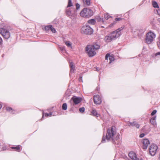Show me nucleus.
Listing matches in <instances>:
<instances>
[{
    "label": "nucleus",
    "mask_w": 160,
    "mask_h": 160,
    "mask_svg": "<svg viewBox=\"0 0 160 160\" xmlns=\"http://www.w3.org/2000/svg\"><path fill=\"white\" fill-rule=\"evenodd\" d=\"M106 137L108 141L111 140L114 144L118 145L120 143L119 135L117 133L116 128L114 126H112L107 130Z\"/></svg>",
    "instance_id": "nucleus-1"
},
{
    "label": "nucleus",
    "mask_w": 160,
    "mask_h": 160,
    "mask_svg": "<svg viewBox=\"0 0 160 160\" xmlns=\"http://www.w3.org/2000/svg\"><path fill=\"white\" fill-rule=\"evenodd\" d=\"M100 47V46L97 43L93 45H89L87 46L86 50L88 56L92 57L96 54L95 50L99 48Z\"/></svg>",
    "instance_id": "nucleus-2"
},
{
    "label": "nucleus",
    "mask_w": 160,
    "mask_h": 160,
    "mask_svg": "<svg viewBox=\"0 0 160 160\" xmlns=\"http://www.w3.org/2000/svg\"><path fill=\"white\" fill-rule=\"evenodd\" d=\"M93 14V12L89 8H84L80 12V15L82 17L89 18L92 16Z\"/></svg>",
    "instance_id": "nucleus-3"
},
{
    "label": "nucleus",
    "mask_w": 160,
    "mask_h": 160,
    "mask_svg": "<svg viewBox=\"0 0 160 160\" xmlns=\"http://www.w3.org/2000/svg\"><path fill=\"white\" fill-rule=\"evenodd\" d=\"M156 37L155 34L153 32H150L146 36L145 42L148 44L151 43Z\"/></svg>",
    "instance_id": "nucleus-4"
},
{
    "label": "nucleus",
    "mask_w": 160,
    "mask_h": 160,
    "mask_svg": "<svg viewBox=\"0 0 160 160\" xmlns=\"http://www.w3.org/2000/svg\"><path fill=\"white\" fill-rule=\"evenodd\" d=\"M81 32L82 33L86 34H91L93 33V31L92 29L89 25L86 24L82 27Z\"/></svg>",
    "instance_id": "nucleus-5"
},
{
    "label": "nucleus",
    "mask_w": 160,
    "mask_h": 160,
    "mask_svg": "<svg viewBox=\"0 0 160 160\" xmlns=\"http://www.w3.org/2000/svg\"><path fill=\"white\" fill-rule=\"evenodd\" d=\"M123 29V28L121 27L118 29L112 32L109 34L113 40L116 39L120 36L121 34L120 31L122 30Z\"/></svg>",
    "instance_id": "nucleus-6"
},
{
    "label": "nucleus",
    "mask_w": 160,
    "mask_h": 160,
    "mask_svg": "<svg viewBox=\"0 0 160 160\" xmlns=\"http://www.w3.org/2000/svg\"><path fill=\"white\" fill-rule=\"evenodd\" d=\"M66 13L67 15L69 16L74 17L76 15V10L74 7L66 8Z\"/></svg>",
    "instance_id": "nucleus-7"
},
{
    "label": "nucleus",
    "mask_w": 160,
    "mask_h": 160,
    "mask_svg": "<svg viewBox=\"0 0 160 160\" xmlns=\"http://www.w3.org/2000/svg\"><path fill=\"white\" fill-rule=\"evenodd\" d=\"M0 33L6 39H8L10 36V33L8 30L2 28L0 29Z\"/></svg>",
    "instance_id": "nucleus-8"
},
{
    "label": "nucleus",
    "mask_w": 160,
    "mask_h": 160,
    "mask_svg": "<svg viewBox=\"0 0 160 160\" xmlns=\"http://www.w3.org/2000/svg\"><path fill=\"white\" fill-rule=\"evenodd\" d=\"M158 147L155 144H152L149 148V152L150 154L152 156H154L155 154Z\"/></svg>",
    "instance_id": "nucleus-9"
},
{
    "label": "nucleus",
    "mask_w": 160,
    "mask_h": 160,
    "mask_svg": "<svg viewBox=\"0 0 160 160\" xmlns=\"http://www.w3.org/2000/svg\"><path fill=\"white\" fill-rule=\"evenodd\" d=\"M82 99V98L80 97L74 96L72 98L70 101H73L74 104L77 105L81 102Z\"/></svg>",
    "instance_id": "nucleus-10"
},
{
    "label": "nucleus",
    "mask_w": 160,
    "mask_h": 160,
    "mask_svg": "<svg viewBox=\"0 0 160 160\" xmlns=\"http://www.w3.org/2000/svg\"><path fill=\"white\" fill-rule=\"evenodd\" d=\"M93 101L94 103L96 104H100L102 102L101 98L99 95L98 94L94 95Z\"/></svg>",
    "instance_id": "nucleus-11"
},
{
    "label": "nucleus",
    "mask_w": 160,
    "mask_h": 160,
    "mask_svg": "<svg viewBox=\"0 0 160 160\" xmlns=\"http://www.w3.org/2000/svg\"><path fill=\"white\" fill-rule=\"evenodd\" d=\"M142 143L143 145L142 148L144 149H147L148 145L150 144L149 140L147 139H144L143 140Z\"/></svg>",
    "instance_id": "nucleus-12"
},
{
    "label": "nucleus",
    "mask_w": 160,
    "mask_h": 160,
    "mask_svg": "<svg viewBox=\"0 0 160 160\" xmlns=\"http://www.w3.org/2000/svg\"><path fill=\"white\" fill-rule=\"evenodd\" d=\"M129 157L133 160H138L137 158L136 153L133 152H130L128 154Z\"/></svg>",
    "instance_id": "nucleus-13"
},
{
    "label": "nucleus",
    "mask_w": 160,
    "mask_h": 160,
    "mask_svg": "<svg viewBox=\"0 0 160 160\" xmlns=\"http://www.w3.org/2000/svg\"><path fill=\"white\" fill-rule=\"evenodd\" d=\"M70 73L71 74L74 73L75 66L73 65V63L72 62L70 63Z\"/></svg>",
    "instance_id": "nucleus-14"
},
{
    "label": "nucleus",
    "mask_w": 160,
    "mask_h": 160,
    "mask_svg": "<svg viewBox=\"0 0 160 160\" xmlns=\"http://www.w3.org/2000/svg\"><path fill=\"white\" fill-rule=\"evenodd\" d=\"M105 40L106 42H110L112 40H113V39L111 38L110 34H109L108 35L106 36L105 38Z\"/></svg>",
    "instance_id": "nucleus-15"
},
{
    "label": "nucleus",
    "mask_w": 160,
    "mask_h": 160,
    "mask_svg": "<svg viewBox=\"0 0 160 160\" xmlns=\"http://www.w3.org/2000/svg\"><path fill=\"white\" fill-rule=\"evenodd\" d=\"M128 124L129 126H135L137 128H138L139 127V125L137 123L135 122H129Z\"/></svg>",
    "instance_id": "nucleus-16"
},
{
    "label": "nucleus",
    "mask_w": 160,
    "mask_h": 160,
    "mask_svg": "<svg viewBox=\"0 0 160 160\" xmlns=\"http://www.w3.org/2000/svg\"><path fill=\"white\" fill-rule=\"evenodd\" d=\"M122 18H116L115 19L114 21L113 22V23H111L110 25L109 26V27H111L113 25H115L118 21H119L121 20H122Z\"/></svg>",
    "instance_id": "nucleus-17"
},
{
    "label": "nucleus",
    "mask_w": 160,
    "mask_h": 160,
    "mask_svg": "<svg viewBox=\"0 0 160 160\" xmlns=\"http://www.w3.org/2000/svg\"><path fill=\"white\" fill-rule=\"evenodd\" d=\"M156 117H153L150 120V122L153 126H155L156 124Z\"/></svg>",
    "instance_id": "nucleus-18"
},
{
    "label": "nucleus",
    "mask_w": 160,
    "mask_h": 160,
    "mask_svg": "<svg viewBox=\"0 0 160 160\" xmlns=\"http://www.w3.org/2000/svg\"><path fill=\"white\" fill-rule=\"evenodd\" d=\"M91 113L92 115L97 117H98V116L99 115L98 113L96 110L94 109H92L91 111Z\"/></svg>",
    "instance_id": "nucleus-19"
},
{
    "label": "nucleus",
    "mask_w": 160,
    "mask_h": 160,
    "mask_svg": "<svg viewBox=\"0 0 160 160\" xmlns=\"http://www.w3.org/2000/svg\"><path fill=\"white\" fill-rule=\"evenodd\" d=\"M71 7H74V6L73 5L71 0H68V4L67 8H68Z\"/></svg>",
    "instance_id": "nucleus-20"
},
{
    "label": "nucleus",
    "mask_w": 160,
    "mask_h": 160,
    "mask_svg": "<svg viewBox=\"0 0 160 160\" xmlns=\"http://www.w3.org/2000/svg\"><path fill=\"white\" fill-rule=\"evenodd\" d=\"M88 23L91 25H94L96 23V21L94 19H91L88 21Z\"/></svg>",
    "instance_id": "nucleus-21"
},
{
    "label": "nucleus",
    "mask_w": 160,
    "mask_h": 160,
    "mask_svg": "<svg viewBox=\"0 0 160 160\" xmlns=\"http://www.w3.org/2000/svg\"><path fill=\"white\" fill-rule=\"evenodd\" d=\"M152 5L155 8H158V6L157 3L155 1L152 2Z\"/></svg>",
    "instance_id": "nucleus-22"
},
{
    "label": "nucleus",
    "mask_w": 160,
    "mask_h": 160,
    "mask_svg": "<svg viewBox=\"0 0 160 160\" xmlns=\"http://www.w3.org/2000/svg\"><path fill=\"white\" fill-rule=\"evenodd\" d=\"M65 44L68 47L70 48H72V43L69 41H67L65 42Z\"/></svg>",
    "instance_id": "nucleus-23"
},
{
    "label": "nucleus",
    "mask_w": 160,
    "mask_h": 160,
    "mask_svg": "<svg viewBox=\"0 0 160 160\" xmlns=\"http://www.w3.org/2000/svg\"><path fill=\"white\" fill-rule=\"evenodd\" d=\"M12 148L14 149L16 151L20 152V148L19 146H17L16 147H12Z\"/></svg>",
    "instance_id": "nucleus-24"
},
{
    "label": "nucleus",
    "mask_w": 160,
    "mask_h": 160,
    "mask_svg": "<svg viewBox=\"0 0 160 160\" xmlns=\"http://www.w3.org/2000/svg\"><path fill=\"white\" fill-rule=\"evenodd\" d=\"M52 28V25H49L48 26H46L45 27V29L46 31H48L49 30L51 29V28Z\"/></svg>",
    "instance_id": "nucleus-25"
},
{
    "label": "nucleus",
    "mask_w": 160,
    "mask_h": 160,
    "mask_svg": "<svg viewBox=\"0 0 160 160\" xmlns=\"http://www.w3.org/2000/svg\"><path fill=\"white\" fill-rule=\"evenodd\" d=\"M67 104L66 103H63L62 106V109L64 110H67Z\"/></svg>",
    "instance_id": "nucleus-26"
},
{
    "label": "nucleus",
    "mask_w": 160,
    "mask_h": 160,
    "mask_svg": "<svg viewBox=\"0 0 160 160\" xmlns=\"http://www.w3.org/2000/svg\"><path fill=\"white\" fill-rule=\"evenodd\" d=\"M109 59L110 60L109 63H111L114 60V58L112 56L109 55Z\"/></svg>",
    "instance_id": "nucleus-27"
},
{
    "label": "nucleus",
    "mask_w": 160,
    "mask_h": 160,
    "mask_svg": "<svg viewBox=\"0 0 160 160\" xmlns=\"http://www.w3.org/2000/svg\"><path fill=\"white\" fill-rule=\"evenodd\" d=\"M104 16L105 19L106 20H108L109 18L112 17L108 13L105 14Z\"/></svg>",
    "instance_id": "nucleus-28"
},
{
    "label": "nucleus",
    "mask_w": 160,
    "mask_h": 160,
    "mask_svg": "<svg viewBox=\"0 0 160 160\" xmlns=\"http://www.w3.org/2000/svg\"><path fill=\"white\" fill-rule=\"evenodd\" d=\"M90 4V0H85V4L87 6H89Z\"/></svg>",
    "instance_id": "nucleus-29"
},
{
    "label": "nucleus",
    "mask_w": 160,
    "mask_h": 160,
    "mask_svg": "<svg viewBox=\"0 0 160 160\" xmlns=\"http://www.w3.org/2000/svg\"><path fill=\"white\" fill-rule=\"evenodd\" d=\"M79 111L81 112H83L85 111V108L84 107L81 108L79 109Z\"/></svg>",
    "instance_id": "nucleus-30"
},
{
    "label": "nucleus",
    "mask_w": 160,
    "mask_h": 160,
    "mask_svg": "<svg viewBox=\"0 0 160 160\" xmlns=\"http://www.w3.org/2000/svg\"><path fill=\"white\" fill-rule=\"evenodd\" d=\"M76 10H78L80 8V5L78 3H76Z\"/></svg>",
    "instance_id": "nucleus-31"
},
{
    "label": "nucleus",
    "mask_w": 160,
    "mask_h": 160,
    "mask_svg": "<svg viewBox=\"0 0 160 160\" xmlns=\"http://www.w3.org/2000/svg\"><path fill=\"white\" fill-rule=\"evenodd\" d=\"M145 30L144 29H141L139 30L140 33H138V34L143 33H144V32H145Z\"/></svg>",
    "instance_id": "nucleus-32"
},
{
    "label": "nucleus",
    "mask_w": 160,
    "mask_h": 160,
    "mask_svg": "<svg viewBox=\"0 0 160 160\" xmlns=\"http://www.w3.org/2000/svg\"><path fill=\"white\" fill-rule=\"evenodd\" d=\"M50 30L53 33H55L56 31L55 28H54L52 26V28H51Z\"/></svg>",
    "instance_id": "nucleus-33"
},
{
    "label": "nucleus",
    "mask_w": 160,
    "mask_h": 160,
    "mask_svg": "<svg viewBox=\"0 0 160 160\" xmlns=\"http://www.w3.org/2000/svg\"><path fill=\"white\" fill-rule=\"evenodd\" d=\"M157 112V110H154L151 113V115L152 116H153Z\"/></svg>",
    "instance_id": "nucleus-34"
},
{
    "label": "nucleus",
    "mask_w": 160,
    "mask_h": 160,
    "mask_svg": "<svg viewBox=\"0 0 160 160\" xmlns=\"http://www.w3.org/2000/svg\"><path fill=\"white\" fill-rule=\"evenodd\" d=\"M45 115L46 117H48L49 116V114L48 113H45V114L43 113V115L42 118H43L44 116Z\"/></svg>",
    "instance_id": "nucleus-35"
},
{
    "label": "nucleus",
    "mask_w": 160,
    "mask_h": 160,
    "mask_svg": "<svg viewBox=\"0 0 160 160\" xmlns=\"http://www.w3.org/2000/svg\"><path fill=\"white\" fill-rule=\"evenodd\" d=\"M110 54L109 53H107L105 56V58L106 60H108V58L109 57Z\"/></svg>",
    "instance_id": "nucleus-36"
},
{
    "label": "nucleus",
    "mask_w": 160,
    "mask_h": 160,
    "mask_svg": "<svg viewBox=\"0 0 160 160\" xmlns=\"http://www.w3.org/2000/svg\"><path fill=\"white\" fill-rule=\"evenodd\" d=\"M6 110L8 111H10V110H12V108L10 107H7Z\"/></svg>",
    "instance_id": "nucleus-37"
},
{
    "label": "nucleus",
    "mask_w": 160,
    "mask_h": 160,
    "mask_svg": "<svg viewBox=\"0 0 160 160\" xmlns=\"http://www.w3.org/2000/svg\"><path fill=\"white\" fill-rule=\"evenodd\" d=\"M102 143H104L105 142V138L103 136L102 138Z\"/></svg>",
    "instance_id": "nucleus-38"
},
{
    "label": "nucleus",
    "mask_w": 160,
    "mask_h": 160,
    "mask_svg": "<svg viewBox=\"0 0 160 160\" xmlns=\"http://www.w3.org/2000/svg\"><path fill=\"white\" fill-rule=\"evenodd\" d=\"M157 44L158 48L160 49V39L159 40V41L157 42Z\"/></svg>",
    "instance_id": "nucleus-39"
},
{
    "label": "nucleus",
    "mask_w": 160,
    "mask_h": 160,
    "mask_svg": "<svg viewBox=\"0 0 160 160\" xmlns=\"http://www.w3.org/2000/svg\"><path fill=\"white\" fill-rule=\"evenodd\" d=\"M145 134L144 133H142L139 135V137L141 138H143L144 137Z\"/></svg>",
    "instance_id": "nucleus-40"
},
{
    "label": "nucleus",
    "mask_w": 160,
    "mask_h": 160,
    "mask_svg": "<svg viewBox=\"0 0 160 160\" xmlns=\"http://www.w3.org/2000/svg\"><path fill=\"white\" fill-rule=\"evenodd\" d=\"M157 12L158 15L160 16V9L157 10Z\"/></svg>",
    "instance_id": "nucleus-41"
},
{
    "label": "nucleus",
    "mask_w": 160,
    "mask_h": 160,
    "mask_svg": "<svg viewBox=\"0 0 160 160\" xmlns=\"http://www.w3.org/2000/svg\"><path fill=\"white\" fill-rule=\"evenodd\" d=\"M155 55L156 56H158V55H160V52L156 53L155 54Z\"/></svg>",
    "instance_id": "nucleus-42"
},
{
    "label": "nucleus",
    "mask_w": 160,
    "mask_h": 160,
    "mask_svg": "<svg viewBox=\"0 0 160 160\" xmlns=\"http://www.w3.org/2000/svg\"><path fill=\"white\" fill-rule=\"evenodd\" d=\"M2 38L0 37V45L2 43Z\"/></svg>",
    "instance_id": "nucleus-43"
},
{
    "label": "nucleus",
    "mask_w": 160,
    "mask_h": 160,
    "mask_svg": "<svg viewBox=\"0 0 160 160\" xmlns=\"http://www.w3.org/2000/svg\"><path fill=\"white\" fill-rule=\"evenodd\" d=\"M48 114H49V116H51L52 115V113L51 112L49 113Z\"/></svg>",
    "instance_id": "nucleus-44"
},
{
    "label": "nucleus",
    "mask_w": 160,
    "mask_h": 160,
    "mask_svg": "<svg viewBox=\"0 0 160 160\" xmlns=\"http://www.w3.org/2000/svg\"><path fill=\"white\" fill-rule=\"evenodd\" d=\"M61 49L62 51L64 50H65L64 47H62V48H61Z\"/></svg>",
    "instance_id": "nucleus-45"
},
{
    "label": "nucleus",
    "mask_w": 160,
    "mask_h": 160,
    "mask_svg": "<svg viewBox=\"0 0 160 160\" xmlns=\"http://www.w3.org/2000/svg\"><path fill=\"white\" fill-rule=\"evenodd\" d=\"M79 81H80L81 80L82 81V77H80L79 78Z\"/></svg>",
    "instance_id": "nucleus-46"
},
{
    "label": "nucleus",
    "mask_w": 160,
    "mask_h": 160,
    "mask_svg": "<svg viewBox=\"0 0 160 160\" xmlns=\"http://www.w3.org/2000/svg\"><path fill=\"white\" fill-rule=\"evenodd\" d=\"M158 21L159 23H160V18L158 19Z\"/></svg>",
    "instance_id": "nucleus-47"
},
{
    "label": "nucleus",
    "mask_w": 160,
    "mask_h": 160,
    "mask_svg": "<svg viewBox=\"0 0 160 160\" xmlns=\"http://www.w3.org/2000/svg\"><path fill=\"white\" fill-rule=\"evenodd\" d=\"M2 107V105L0 103V109Z\"/></svg>",
    "instance_id": "nucleus-48"
},
{
    "label": "nucleus",
    "mask_w": 160,
    "mask_h": 160,
    "mask_svg": "<svg viewBox=\"0 0 160 160\" xmlns=\"http://www.w3.org/2000/svg\"><path fill=\"white\" fill-rule=\"evenodd\" d=\"M158 159L160 160V154H159V157H158Z\"/></svg>",
    "instance_id": "nucleus-49"
},
{
    "label": "nucleus",
    "mask_w": 160,
    "mask_h": 160,
    "mask_svg": "<svg viewBox=\"0 0 160 160\" xmlns=\"http://www.w3.org/2000/svg\"><path fill=\"white\" fill-rule=\"evenodd\" d=\"M159 40L160 39V36L159 37Z\"/></svg>",
    "instance_id": "nucleus-50"
},
{
    "label": "nucleus",
    "mask_w": 160,
    "mask_h": 160,
    "mask_svg": "<svg viewBox=\"0 0 160 160\" xmlns=\"http://www.w3.org/2000/svg\"><path fill=\"white\" fill-rule=\"evenodd\" d=\"M102 22H103V21L102 20Z\"/></svg>",
    "instance_id": "nucleus-51"
}]
</instances>
